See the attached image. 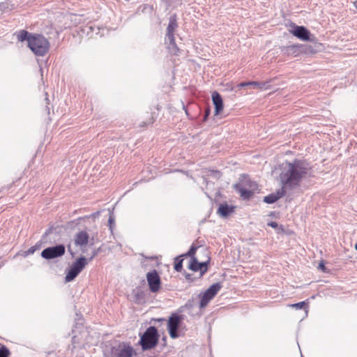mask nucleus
I'll list each match as a JSON object with an SVG mask.
<instances>
[{"label": "nucleus", "instance_id": "nucleus-2", "mask_svg": "<svg viewBox=\"0 0 357 357\" xmlns=\"http://www.w3.org/2000/svg\"><path fill=\"white\" fill-rule=\"evenodd\" d=\"M28 47L37 56H44L50 49V43L40 34L30 35Z\"/></svg>", "mask_w": 357, "mask_h": 357}, {"label": "nucleus", "instance_id": "nucleus-13", "mask_svg": "<svg viewBox=\"0 0 357 357\" xmlns=\"http://www.w3.org/2000/svg\"><path fill=\"white\" fill-rule=\"evenodd\" d=\"M291 33L298 38L302 40H310V32L304 26H295L294 30H292Z\"/></svg>", "mask_w": 357, "mask_h": 357}, {"label": "nucleus", "instance_id": "nucleus-7", "mask_svg": "<svg viewBox=\"0 0 357 357\" xmlns=\"http://www.w3.org/2000/svg\"><path fill=\"white\" fill-rule=\"evenodd\" d=\"M182 321V317L178 314L173 313L167 321V329L171 338L176 339L178 337V328Z\"/></svg>", "mask_w": 357, "mask_h": 357}, {"label": "nucleus", "instance_id": "nucleus-29", "mask_svg": "<svg viewBox=\"0 0 357 357\" xmlns=\"http://www.w3.org/2000/svg\"><path fill=\"white\" fill-rule=\"evenodd\" d=\"M190 274H187V275H185L186 279H187V280H190Z\"/></svg>", "mask_w": 357, "mask_h": 357}, {"label": "nucleus", "instance_id": "nucleus-16", "mask_svg": "<svg viewBox=\"0 0 357 357\" xmlns=\"http://www.w3.org/2000/svg\"><path fill=\"white\" fill-rule=\"evenodd\" d=\"M268 82H241L238 86V87H244L246 86H251L253 87L258 88L261 90L268 89L269 86L268 84Z\"/></svg>", "mask_w": 357, "mask_h": 357}, {"label": "nucleus", "instance_id": "nucleus-22", "mask_svg": "<svg viewBox=\"0 0 357 357\" xmlns=\"http://www.w3.org/2000/svg\"><path fill=\"white\" fill-rule=\"evenodd\" d=\"M205 172L206 173L207 176H213L216 178H220L222 176V174L218 170H214L211 169H206L205 170Z\"/></svg>", "mask_w": 357, "mask_h": 357}, {"label": "nucleus", "instance_id": "nucleus-6", "mask_svg": "<svg viewBox=\"0 0 357 357\" xmlns=\"http://www.w3.org/2000/svg\"><path fill=\"white\" fill-rule=\"evenodd\" d=\"M205 253L206 254V260L205 261L199 262L197 257H192L190 259L188 268L194 271V272H199L200 277H202L208 269V264L210 263V257L208 255V252L205 250Z\"/></svg>", "mask_w": 357, "mask_h": 357}, {"label": "nucleus", "instance_id": "nucleus-20", "mask_svg": "<svg viewBox=\"0 0 357 357\" xmlns=\"http://www.w3.org/2000/svg\"><path fill=\"white\" fill-rule=\"evenodd\" d=\"M169 45L168 47L169 51L172 54L177 55L179 52V49L176 45L175 38H174V40H169Z\"/></svg>", "mask_w": 357, "mask_h": 357}, {"label": "nucleus", "instance_id": "nucleus-5", "mask_svg": "<svg viewBox=\"0 0 357 357\" xmlns=\"http://www.w3.org/2000/svg\"><path fill=\"white\" fill-rule=\"evenodd\" d=\"M89 260L90 259H88L84 257H80L77 259L71 267L68 270L65 277V281L66 282L73 281L86 266Z\"/></svg>", "mask_w": 357, "mask_h": 357}, {"label": "nucleus", "instance_id": "nucleus-14", "mask_svg": "<svg viewBox=\"0 0 357 357\" xmlns=\"http://www.w3.org/2000/svg\"><path fill=\"white\" fill-rule=\"evenodd\" d=\"M89 235L86 231H81L75 236V244L77 246H84L88 244Z\"/></svg>", "mask_w": 357, "mask_h": 357}, {"label": "nucleus", "instance_id": "nucleus-25", "mask_svg": "<svg viewBox=\"0 0 357 357\" xmlns=\"http://www.w3.org/2000/svg\"><path fill=\"white\" fill-rule=\"evenodd\" d=\"M305 305H306L304 301H303V302H300L298 303L292 304V305H291V307H295L296 309H301V308L305 307Z\"/></svg>", "mask_w": 357, "mask_h": 357}, {"label": "nucleus", "instance_id": "nucleus-4", "mask_svg": "<svg viewBox=\"0 0 357 357\" xmlns=\"http://www.w3.org/2000/svg\"><path fill=\"white\" fill-rule=\"evenodd\" d=\"M158 340L159 335L157 328L150 326L142 335L139 344L143 350H149L154 348L158 344Z\"/></svg>", "mask_w": 357, "mask_h": 357}, {"label": "nucleus", "instance_id": "nucleus-27", "mask_svg": "<svg viewBox=\"0 0 357 357\" xmlns=\"http://www.w3.org/2000/svg\"><path fill=\"white\" fill-rule=\"evenodd\" d=\"M268 225L273 228H275L278 226V224L275 222H271Z\"/></svg>", "mask_w": 357, "mask_h": 357}, {"label": "nucleus", "instance_id": "nucleus-10", "mask_svg": "<svg viewBox=\"0 0 357 357\" xmlns=\"http://www.w3.org/2000/svg\"><path fill=\"white\" fill-rule=\"evenodd\" d=\"M146 279L149 289L152 292H157L160 289L161 281L160 276L155 270L146 274Z\"/></svg>", "mask_w": 357, "mask_h": 357}, {"label": "nucleus", "instance_id": "nucleus-15", "mask_svg": "<svg viewBox=\"0 0 357 357\" xmlns=\"http://www.w3.org/2000/svg\"><path fill=\"white\" fill-rule=\"evenodd\" d=\"M235 206H229L226 202L220 204L218 210V214L223 218H226L234 212Z\"/></svg>", "mask_w": 357, "mask_h": 357}, {"label": "nucleus", "instance_id": "nucleus-21", "mask_svg": "<svg viewBox=\"0 0 357 357\" xmlns=\"http://www.w3.org/2000/svg\"><path fill=\"white\" fill-rule=\"evenodd\" d=\"M10 354L8 348L0 343V357H10Z\"/></svg>", "mask_w": 357, "mask_h": 357}, {"label": "nucleus", "instance_id": "nucleus-19", "mask_svg": "<svg viewBox=\"0 0 357 357\" xmlns=\"http://www.w3.org/2000/svg\"><path fill=\"white\" fill-rule=\"evenodd\" d=\"M15 35L19 41L23 42L26 40L27 42L29 43V38L30 35H33V33H29L26 30H20V31H17L15 33Z\"/></svg>", "mask_w": 357, "mask_h": 357}, {"label": "nucleus", "instance_id": "nucleus-3", "mask_svg": "<svg viewBox=\"0 0 357 357\" xmlns=\"http://www.w3.org/2000/svg\"><path fill=\"white\" fill-rule=\"evenodd\" d=\"M258 185L256 182L249 178H245L234 185V189L239 193L243 200H249L257 190Z\"/></svg>", "mask_w": 357, "mask_h": 357}, {"label": "nucleus", "instance_id": "nucleus-1", "mask_svg": "<svg viewBox=\"0 0 357 357\" xmlns=\"http://www.w3.org/2000/svg\"><path fill=\"white\" fill-rule=\"evenodd\" d=\"M312 170L310 163L305 160L295 159L292 162L286 161L282 164L280 179L287 189L300 186L301 181Z\"/></svg>", "mask_w": 357, "mask_h": 357}, {"label": "nucleus", "instance_id": "nucleus-18", "mask_svg": "<svg viewBox=\"0 0 357 357\" xmlns=\"http://www.w3.org/2000/svg\"><path fill=\"white\" fill-rule=\"evenodd\" d=\"M133 349L131 347L123 345L120 347L117 357H132Z\"/></svg>", "mask_w": 357, "mask_h": 357}, {"label": "nucleus", "instance_id": "nucleus-17", "mask_svg": "<svg viewBox=\"0 0 357 357\" xmlns=\"http://www.w3.org/2000/svg\"><path fill=\"white\" fill-rule=\"evenodd\" d=\"M177 27V23L176 20H171L169 22L167 28V36L169 40H174V31Z\"/></svg>", "mask_w": 357, "mask_h": 357}, {"label": "nucleus", "instance_id": "nucleus-24", "mask_svg": "<svg viewBox=\"0 0 357 357\" xmlns=\"http://www.w3.org/2000/svg\"><path fill=\"white\" fill-rule=\"evenodd\" d=\"M197 249V247H195V245H192L191 248H190L189 251L186 254L182 255L181 257L188 256V257H190V259L192 257H195V254L196 252Z\"/></svg>", "mask_w": 357, "mask_h": 357}, {"label": "nucleus", "instance_id": "nucleus-8", "mask_svg": "<svg viewBox=\"0 0 357 357\" xmlns=\"http://www.w3.org/2000/svg\"><path fill=\"white\" fill-rule=\"evenodd\" d=\"M222 286L220 283H215L206 289L201 297L200 307H206L220 291Z\"/></svg>", "mask_w": 357, "mask_h": 357}, {"label": "nucleus", "instance_id": "nucleus-28", "mask_svg": "<svg viewBox=\"0 0 357 357\" xmlns=\"http://www.w3.org/2000/svg\"><path fill=\"white\" fill-rule=\"evenodd\" d=\"M157 321H165V319H163V318H161V319H157Z\"/></svg>", "mask_w": 357, "mask_h": 357}, {"label": "nucleus", "instance_id": "nucleus-12", "mask_svg": "<svg viewBox=\"0 0 357 357\" xmlns=\"http://www.w3.org/2000/svg\"><path fill=\"white\" fill-rule=\"evenodd\" d=\"M285 187H282L275 192L271 193L264 197V202L267 204H273L285 195Z\"/></svg>", "mask_w": 357, "mask_h": 357}, {"label": "nucleus", "instance_id": "nucleus-26", "mask_svg": "<svg viewBox=\"0 0 357 357\" xmlns=\"http://www.w3.org/2000/svg\"><path fill=\"white\" fill-rule=\"evenodd\" d=\"M318 268H319L320 270H321L323 272H326V266H325V265H324V262H323V261H321V263H319Z\"/></svg>", "mask_w": 357, "mask_h": 357}, {"label": "nucleus", "instance_id": "nucleus-9", "mask_svg": "<svg viewBox=\"0 0 357 357\" xmlns=\"http://www.w3.org/2000/svg\"><path fill=\"white\" fill-rule=\"evenodd\" d=\"M65 254V247L59 245L54 247L45 248L41 252V256L46 259H54L63 256Z\"/></svg>", "mask_w": 357, "mask_h": 357}, {"label": "nucleus", "instance_id": "nucleus-23", "mask_svg": "<svg viewBox=\"0 0 357 357\" xmlns=\"http://www.w3.org/2000/svg\"><path fill=\"white\" fill-rule=\"evenodd\" d=\"M182 264H183V259L176 258L175 259L174 269L178 272H181L183 268Z\"/></svg>", "mask_w": 357, "mask_h": 357}, {"label": "nucleus", "instance_id": "nucleus-11", "mask_svg": "<svg viewBox=\"0 0 357 357\" xmlns=\"http://www.w3.org/2000/svg\"><path fill=\"white\" fill-rule=\"evenodd\" d=\"M212 101L215 106L214 114L215 115H219L223 111L224 105L222 98L218 92L214 91L212 93Z\"/></svg>", "mask_w": 357, "mask_h": 357}]
</instances>
